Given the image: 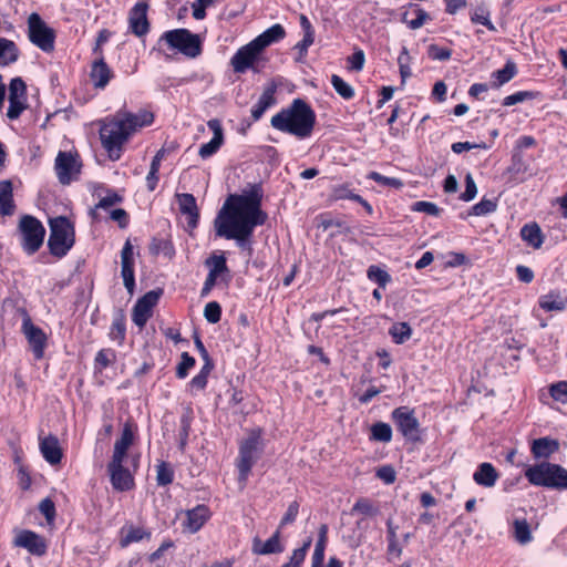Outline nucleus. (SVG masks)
Segmentation results:
<instances>
[{
  "mask_svg": "<svg viewBox=\"0 0 567 567\" xmlns=\"http://www.w3.org/2000/svg\"><path fill=\"white\" fill-rule=\"evenodd\" d=\"M311 544H312V538H311V537H308V538L303 542V544H302V546H301L300 548H297V549H295V550L292 551V555H291L292 560H295V563H300V564H302V563H303V560H305V558H306L307 551H308V549L310 548Z\"/></svg>",
  "mask_w": 567,
  "mask_h": 567,
  "instance_id": "obj_63",
  "label": "nucleus"
},
{
  "mask_svg": "<svg viewBox=\"0 0 567 567\" xmlns=\"http://www.w3.org/2000/svg\"><path fill=\"white\" fill-rule=\"evenodd\" d=\"M331 84L336 92L344 100H350L354 96L353 87L346 81H343V79L340 78L339 75L333 74L331 76Z\"/></svg>",
  "mask_w": 567,
  "mask_h": 567,
  "instance_id": "obj_42",
  "label": "nucleus"
},
{
  "mask_svg": "<svg viewBox=\"0 0 567 567\" xmlns=\"http://www.w3.org/2000/svg\"><path fill=\"white\" fill-rule=\"evenodd\" d=\"M513 537L520 544L526 545L532 542V530L528 522L525 518H515L513 522Z\"/></svg>",
  "mask_w": 567,
  "mask_h": 567,
  "instance_id": "obj_35",
  "label": "nucleus"
},
{
  "mask_svg": "<svg viewBox=\"0 0 567 567\" xmlns=\"http://www.w3.org/2000/svg\"><path fill=\"white\" fill-rule=\"evenodd\" d=\"M539 307L545 311H563L567 307V297L551 291L539 298Z\"/></svg>",
  "mask_w": 567,
  "mask_h": 567,
  "instance_id": "obj_33",
  "label": "nucleus"
},
{
  "mask_svg": "<svg viewBox=\"0 0 567 567\" xmlns=\"http://www.w3.org/2000/svg\"><path fill=\"white\" fill-rule=\"evenodd\" d=\"M350 63V69L353 71H361L364 65V53L362 50L355 51L352 55L348 58Z\"/></svg>",
  "mask_w": 567,
  "mask_h": 567,
  "instance_id": "obj_64",
  "label": "nucleus"
},
{
  "mask_svg": "<svg viewBox=\"0 0 567 567\" xmlns=\"http://www.w3.org/2000/svg\"><path fill=\"white\" fill-rule=\"evenodd\" d=\"M205 264L210 268L208 274H212L216 277L223 272L228 271L224 252L219 255L213 254L209 258L206 259Z\"/></svg>",
  "mask_w": 567,
  "mask_h": 567,
  "instance_id": "obj_40",
  "label": "nucleus"
},
{
  "mask_svg": "<svg viewBox=\"0 0 567 567\" xmlns=\"http://www.w3.org/2000/svg\"><path fill=\"white\" fill-rule=\"evenodd\" d=\"M25 100H9V107L7 111V116L10 120L18 118L21 113L27 109Z\"/></svg>",
  "mask_w": 567,
  "mask_h": 567,
  "instance_id": "obj_59",
  "label": "nucleus"
},
{
  "mask_svg": "<svg viewBox=\"0 0 567 567\" xmlns=\"http://www.w3.org/2000/svg\"><path fill=\"white\" fill-rule=\"evenodd\" d=\"M473 480L477 485L491 488L496 484L498 473L491 463L484 462L477 466L473 474Z\"/></svg>",
  "mask_w": 567,
  "mask_h": 567,
  "instance_id": "obj_24",
  "label": "nucleus"
},
{
  "mask_svg": "<svg viewBox=\"0 0 567 567\" xmlns=\"http://www.w3.org/2000/svg\"><path fill=\"white\" fill-rule=\"evenodd\" d=\"M277 89L278 86L274 81L265 85L258 102L251 109V117L254 121H258L269 107L277 103Z\"/></svg>",
  "mask_w": 567,
  "mask_h": 567,
  "instance_id": "obj_20",
  "label": "nucleus"
},
{
  "mask_svg": "<svg viewBox=\"0 0 567 567\" xmlns=\"http://www.w3.org/2000/svg\"><path fill=\"white\" fill-rule=\"evenodd\" d=\"M28 39L45 53H51L55 44V31L37 12L28 17Z\"/></svg>",
  "mask_w": 567,
  "mask_h": 567,
  "instance_id": "obj_8",
  "label": "nucleus"
},
{
  "mask_svg": "<svg viewBox=\"0 0 567 567\" xmlns=\"http://www.w3.org/2000/svg\"><path fill=\"white\" fill-rule=\"evenodd\" d=\"M270 124L277 131L305 140L313 132L316 113L307 102L296 99L288 107L275 114Z\"/></svg>",
  "mask_w": 567,
  "mask_h": 567,
  "instance_id": "obj_3",
  "label": "nucleus"
},
{
  "mask_svg": "<svg viewBox=\"0 0 567 567\" xmlns=\"http://www.w3.org/2000/svg\"><path fill=\"white\" fill-rule=\"evenodd\" d=\"M134 434L128 424H125L121 437L115 441L113 455L111 461L123 462L126 457L127 451L133 444Z\"/></svg>",
  "mask_w": 567,
  "mask_h": 567,
  "instance_id": "obj_25",
  "label": "nucleus"
},
{
  "mask_svg": "<svg viewBox=\"0 0 567 567\" xmlns=\"http://www.w3.org/2000/svg\"><path fill=\"white\" fill-rule=\"evenodd\" d=\"M371 439L388 443L392 439V429L388 423L377 422L371 426Z\"/></svg>",
  "mask_w": 567,
  "mask_h": 567,
  "instance_id": "obj_41",
  "label": "nucleus"
},
{
  "mask_svg": "<svg viewBox=\"0 0 567 567\" xmlns=\"http://www.w3.org/2000/svg\"><path fill=\"white\" fill-rule=\"evenodd\" d=\"M280 528H278L274 535L262 543L259 538H255L252 542V551L257 555H270L279 554L284 551V546L280 543Z\"/></svg>",
  "mask_w": 567,
  "mask_h": 567,
  "instance_id": "obj_22",
  "label": "nucleus"
},
{
  "mask_svg": "<svg viewBox=\"0 0 567 567\" xmlns=\"http://www.w3.org/2000/svg\"><path fill=\"white\" fill-rule=\"evenodd\" d=\"M261 52L254 41L241 47L230 60L234 71L236 73H245L248 69H252L255 72H258L256 63L259 61Z\"/></svg>",
  "mask_w": 567,
  "mask_h": 567,
  "instance_id": "obj_12",
  "label": "nucleus"
},
{
  "mask_svg": "<svg viewBox=\"0 0 567 567\" xmlns=\"http://www.w3.org/2000/svg\"><path fill=\"white\" fill-rule=\"evenodd\" d=\"M392 420L398 431L411 442L420 440V423L414 411L409 406H399L392 411Z\"/></svg>",
  "mask_w": 567,
  "mask_h": 567,
  "instance_id": "obj_10",
  "label": "nucleus"
},
{
  "mask_svg": "<svg viewBox=\"0 0 567 567\" xmlns=\"http://www.w3.org/2000/svg\"><path fill=\"white\" fill-rule=\"evenodd\" d=\"M207 126L213 131L214 136L208 143L203 144L199 147L198 154L202 158H208L214 155L224 143V133L220 121L212 118L207 122Z\"/></svg>",
  "mask_w": 567,
  "mask_h": 567,
  "instance_id": "obj_19",
  "label": "nucleus"
},
{
  "mask_svg": "<svg viewBox=\"0 0 567 567\" xmlns=\"http://www.w3.org/2000/svg\"><path fill=\"white\" fill-rule=\"evenodd\" d=\"M150 254L157 256L163 254L164 256L172 258L175 254L174 247L169 240L153 238L148 246Z\"/></svg>",
  "mask_w": 567,
  "mask_h": 567,
  "instance_id": "obj_39",
  "label": "nucleus"
},
{
  "mask_svg": "<svg viewBox=\"0 0 567 567\" xmlns=\"http://www.w3.org/2000/svg\"><path fill=\"white\" fill-rule=\"evenodd\" d=\"M115 360V352L111 349H102L96 353L95 362L101 368L109 367Z\"/></svg>",
  "mask_w": 567,
  "mask_h": 567,
  "instance_id": "obj_60",
  "label": "nucleus"
},
{
  "mask_svg": "<svg viewBox=\"0 0 567 567\" xmlns=\"http://www.w3.org/2000/svg\"><path fill=\"white\" fill-rule=\"evenodd\" d=\"M111 483L114 489L124 492L134 486V478L128 470L123 466V462L111 461L107 465Z\"/></svg>",
  "mask_w": 567,
  "mask_h": 567,
  "instance_id": "obj_17",
  "label": "nucleus"
},
{
  "mask_svg": "<svg viewBox=\"0 0 567 567\" xmlns=\"http://www.w3.org/2000/svg\"><path fill=\"white\" fill-rule=\"evenodd\" d=\"M368 178L374 181L375 183H378L380 185L393 187V188H396V189L402 188L403 185H404L401 179L395 178V177H386V176L381 175L378 172H371L368 175Z\"/></svg>",
  "mask_w": 567,
  "mask_h": 567,
  "instance_id": "obj_48",
  "label": "nucleus"
},
{
  "mask_svg": "<svg viewBox=\"0 0 567 567\" xmlns=\"http://www.w3.org/2000/svg\"><path fill=\"white\" fill-rule=\"evenodd\" d=\"M204 317L209 323H217L221 317V307L217 301L208 302L204 308Z\"/></svg>",
  "mask_w": 567,
  "mask_h": 567,
  "instance_id": "obj_50",
  "label": "nucleus"
},
{
  "mask_svg": "<svg viewBox=\"0 0 567 567\" xmlns=\"http://www.w3.org/2000/svg\"><path fill=\"white\" fill-rule=\"evenodd\" d=\"M535 96V93L534 92H530V91H519V92H516L512 95H508L504 99L503 101V105L504 106H512V105H515L517 103H522L526 100H530V99H534Z\"/></svg>",
  "mask_w": 567,
  "mask_h": 567,
  "instance_id": "obj_56",
  "label": "nucleus"
},
{
  "mask_svg": "<svg viewBox=\"0 0 567 567\" xmlns=\"http://www.w3.org/2000/svg\"><path fill=\"white\" fill-rule=\"evenodd\" d=\"M79 156L71 152H59L55 158L54 169L59 182L62 185H69L72 179L78 178L81 172Z\"/></svg>",
  "mask_w": 567,
  "mask_h": 567,
  "instance_id": "obj_11",
  "label": "nucleus"
},
{
  "mask_svg": "<svg viewBox=\"0 0 567 567\" xmlns=\"http://www.w3.org/2000/svg\"><path fill=\"white\" fill-rule=\"evenodd\" d=\"M517 73V66L515 62L508 60L503 69L496 70L492 73V79H494L493 86L499 87L505 83L509 82Z\"/></svg>",
  "mask_w": 567,
  "mask_h": 567,
  "instance_id": "obj_36",
  "label": "nucleus"
},
{
  "mask_svg": "<svg viewBox=\"0 0 567 567\" xmlns=\"http://www.w3.org/2000/svg\"><path fill=\"white\" fill-rule=\"evenodd\" d=\"M497 208L495 200L483 198L481 202L472 207V215L484 216L494 213Z\"/></svg>",
  "mask_w": 567,
  "mask_h": 567,
  "instance_id": "obj_49",
  "label": "nucleus"
},
{
  "mask_svg": "<svg viewBox=\"0 0 567 567\" xmlns=\"http://www.w3.org/2000/svg\"><path fill=\"white\" fill-rule=\"evenodd\" d=\"M121 266H122L121 275L123 278L124 286H125L126 290L128 291V293L132 295L134 292V288H135L134 265H121Z\"/></svg>",
  "mask_w": 567,
  "mask_h": 567,
  "instance_id": "obj_52",
  "label": "nucleus"
},
{
  "mask_svg": "<svg viewBox=\"0 0 567 567\" xmlns=\"http://www.w3.org/2000/svg\"><path fill=\"white\" fill-rule=\"evenodd\" d=\"M286 35V31L281 24H274L255 38L252 41L261 51L270 44L280 41Z\"/></svg>",
  "mask_w": 567,
  "mask_h": 567,
  "instance_id": "obj_28",
  "label": "nucleus"
},
{
  "mask_svg": "<svg viewBox=\"0 0 567 567\" xmlns=\"http://www.w3.org/2000/svg\"><path fill=\"white\" fill-rule=\"evenodd\" d=\"M122 199V196H120L115 192L107 193L104 197L100 199V202L96 205V208L106 209L115 204L121 203Z\"/></svg>",
  "mask_w": 567,
  "mask_h": 567,
  "instance_id": "obj_62",
  "label": "nucleus"
},
{
  "mask_svg": "<svg viewBox=\"0 0 567 567\" xmlns=\"http://www.w3.org/2000/svg\"><path fill=\"white\" fill-rule=\"evenodd\" d=\"M369 280L375 282L380 288H385L392 278L388 271L377 265H371L367 270Z\"/></svg>",
  "mask_w": 567,
  "mask_h": 567,
  "instance_id": "obj_38",
  "label": "nucleus"
},
{
  "mask_svg": "<svg viewBox=\"0 0 567 567\" xmlns=\"http://www.w3.org/2000/svg\"><path fill=\"white\" fill-rule=\"evenodd\" d=\"M19 55V48L12 40L0 38V66H7L17 62Z\"/></svg>",
  "mask_w": 567,
  "mask_h": 567,
  "instance_id": "obj_30",
  "label": "nucleus"
},
{
  "mask_svg": "<svg viewBox=\"0 0 567 567\" xmlns=\"http://www.w3.org/2000/svg\"><path fill=\"white\" fill-rule=\"evenodd\" d=\"M40 451L44 460L51 465L59 464L62 458V450L59 440L54 435H49L40 441Z\"/></svg>",
  "mask_w": 567,
  "mask_h": 567,
  "instance_id": "obj_21",
  "label": "nucleus"
},
{
  "mask_svg": "<svg viewBox=\"0 0 567 567\" xmlns=\"http://www.w3.org/2000/svg\"><path fill=\"white\" fill-rule=\"evenodd\" d=\"M300 25L303 31V38L301 41H299L293 49L298 50V58L297 61H302L305 56L307 55L308 49L310 45H312L315 41V30L308 20V18L305 14L300 16Z\"/></svg>",
  "mask_w": 567,
  "mask_h": 567,
  "instance_id": "obj_26",
  "label": "nucleus"
},
{
  "mask_svg": "<svg viewBox=\"0 0 567 567\" xmlns=\"http://www.w3.org/2000/svg\"><path fill=\"white\" fill-rule=\"evenodd\" d=\"M161 41H165L169 48L178 50L188 58H196L202 52L200 39L187 29L166 31Z\"/></svg>",
  "mask_w": 567,
  "mask_h": 567,
  "instance_id": "obj_9",
  "label": "nucleus"
},
{
  "mask_svg": "<svg viewBox=\"0 0 567 567\" xmlns=\"http://www.w3.org/2000/svg\"><path fill=\"white\" fill-rule=\"evenodd\" d=\"M177 200L181 213L188 216V226L195 228L199 218L195 197L188 193L177 194Z\"/></svg>",
  "mask_w": 567,
  "mask_h": 567,
  "instance_id": "obj_23",
  "label": "nucleus"
},
{
  "mask_svg": "<svg viewBox=\"0 0 567 567\" xmlns=\"http://www.w3.org/2000/svg\"><path fill=\"white\" fill-rule=\"evenodd\" d=\"M210 515L212 513L206 505H197L196 507L185 512L186 519L183 523V527L188 533L195 534L210 518Z\"/></svg>",
  "mask_w": 567,
  "mask_h": 567,
  "instance_id": "obj_18",
  "label": "nucleus"
},
{
  "mask_svg": "<svg viewBox=\"0 0 567 567\" xmlns=\"http://www.w3.org/2000/svg\"><path fill=\"white\" fill-rule=\"evenodd\" d=\"M12 195V183L10 181L0 182V215L10 216L14 212Z\"/></svg>",
  "mask_w": 567,
  "mask_h": 567,
  "instance_id": "obj_31",
  "label": "nucleus"
},
{
  "mask_svg": "<svg viewBox=\"0 0 567 567\" xmlns=\"http://www.w3.org/2000/svg\"><path fill=\"white\" fill-rule=\"evenodd\" d=\"M145 536L148 537L150 534L145 533L142 528L131 527L127 530L126 535L121 538L120 545L121 547L124 548L128 546L131 543L142 540Z\"/></svg>",
  "mask_w": 567,
  "mask_h": 567,
  "instance_id": "obj_51",
  "label": "nucleus"
},
{
  "mask_svg": "<svg viewBox=\"0 0 567 567\" xmlns=\"http://www.w3.org/2000/svg\"><path fill=\"white\" fill-rule=\"evenodd\" d=\"M550 396L555 401H559L563 403L567 402V381H560L557 383H554L549 388Z\"/></svg>",
  "mask_w": 567,
  "mask_h": 567,
  "instance_id": "obj_54",
  "label": "nucleus"
},
{
  "mask_svg": "<svg viewBox=\"0 0 567 567\" xmlns=\"http://www.w3.org/2000/svg\"><path fill=\"white\" fill-rule=\"evenodd\" d=\"M352 514L360 513L365 516H374L379 513V508L368 498H359L351 509Z\"/></svg>",
  "mask_w": 567,
  "mask_h": 567,
  "instance_id": "obj_44",
  "label": "nucleus"
},
{
  "mask_svg": "<svg viewBox=\"0 0 567 567\" xmlns=\"http://www.w3.org/2000/svg\"><path fill=\"white\" fill-rule=\"evenodd\" d=\"M27 85L21 78H14L9 84V100H25Z\"/></svg>",
  "mask_w": 567,
  "mask_h": 567,
  "instance_id": "obj_46",
  "label": "nucleus"
},
{
  "mask_svg": "<svg viewBox=\"0 0 567 567\" xmlns=\"http://www.w3.org/2000/svg\"><path fill=\"white\" fill-rule=\"evenodd\" d=\"M22 331L32 349L35 359H41L44 354L47 336L43 330L34 326L31 318L25 315L22 322Z\"/></svg>",
  "mask_w": 567,
  "mask_h": 567,
  "instance_id": "obj_15",
  "label": "nucleus"
},
{
  "mask_svg": "<svg viewBox=\"0 0 567 567\" xmlns=\"http://www.w3.org/2000/svg\"><path fill=\"white\" fill-rule=\"evenodd\" d=\"M427 55L432 60L446 61L452 55V50L449 48L439 47L437 44H430L427 48Z\"/></svg>",
  "mask_w": 567,
  "mask_h": 567,
  "instance_id": "obj_53",
  "label": "nucleus"
},
{
  "mask_svg": "<svg viewBox=\"0 0 567 567\" xmlns=\"http://www.w3.org/2000/svg\"><path fill=\"white\" fill-rule=\"evenodd\" d=\"M530 450L535 458H547L559 450V442L550 437L536 439Z\"/></svg>",
  "mask_w": 567,
  "mask_h": 567,
  "instance_id": "obj_27",
  "label": "nucleus"
},
{
  "mask_svg": "<svg viewBox=\"0 0 567 567\" xmlns=\"http://www.w3.org/2000/svg\"><path fill=\"white\" fill-rule=\"evenodd\" d=\"M112 75L111 69L103 59L93 63L90 76L95 87L104 89Z\"/></svg>",
  "mask_w": 567,
  "mask_h": 567,
  "instance_id": "obj_29",
  "label": "nucleus"
},
{
  "mask_svg": "<svg viewBox=\"0 0 567 567\" xmlns=\"http://www.w3.org/2000/svg\"><path fill=\"white\" fill-rule=\"evenodd\" d=\"M153 113L142 110L138 113L118 111L101 121L100 140L110 159L121 157L123 145L141 127L153 123Z\"/></svg>",
  "mask_w": 567,
  "mask_h": 567,
  "instance_id": "obj_2",
  "label": "nucleus"
},
{
  "mask_svg": "<svg viewBox=\"0 0 567 567\" xmlns=\"http://www.w3.org/2000/svg\"><path fill=\"white\" fill-rule=\"evenodd\" d=\"M40 513L45 517L48 524H52L55 518V505L50 498H44L39 504Z\"/></svg>",
  "mask_w": 567,
  "mask_h": 567,
  "instance_id": "obj_57",
  "label": "nucleus"
},
{
  "mask_svg": "<svg viewBox=\"0 0 567 567\" xmlns=\"http://www.w3.org/2000/svg\"><path fill=\"white\" fill-rule=\"evenodd\" d=\"M489 17V7L485 2L477 4L471 12L472 23L485 25L489 31L495 32L496 27L493 24Z\"/></svg>",
  "mask_w": 567,
  "mask_h": 567,
  "instance_id": "obj_34",
  "label": "nucleus"
},
{
  "mask_svg": "<svg viewBox=\"0 0 567 567\" xmlns=\"http://www.w3.org/2000/svg\"><path fill=\"white\" fill-rule=\"evenodd\" d=\"M125 319L123 316H118L112 322L110 338L116 341L118 344H122L123 341L125 340Z\"/></svg>",
  "mask_w": 567,
  "mask_h": 567,
  "instance_id": "obj_43",
  "label": "nucleus"
},
{
  "mask_svg": "<svg viewBox=\"0 0 567 567\" xmlns=\"http://www.w3.org/2000/svg\"><path fill=\"white\" fill-rule=\"evenodd\" d=\"M412 210L419 212V213H425L431 216H439L440 212H441V209L434 203L425 202V200L415 202L412 205Z\"/></svg>",
  "mask_w": 567,
  "mask_h": 567,
  "instance_id": "obj_55",
  "label": "nucleus"
},
{
  "mask_svg": "<svg viewBox=\"0 0 567 567\" xmlns=\"http://www.w3.org/2000/svg\"><path fill=\"white\" fill-rule=\"evenodd\" d=\"M148 6L145 2H137L128 13L130 30L136 37H143L150 31L147 19Z\"/></svg>",
  "mask_w": 567,
  "mask_h": 567,
  "instance_id": "obj_16",
  "label": "nucleus"
},
{
  "mask_svg": "<svg viewBox=\"0 0 567 567\" xmlns=\"http://www.w3.org/2000/svg\"><path fill=\"white\" fill-rule=\"evenodd\" d=\"M298 512H299V503L296 501L290 503L287 508V512L285 513V515L281 518V522H280L278 528L281 529V527H284L285 525L293 523L298 515Z\"/></svg>",
  "mask_w": 567,
  "mask_h": 567,
  "instance_id": "obj_61",
  "label": "nucleus"
},
{
  "mask_svg": "<svg viewBox=\"0 0 567 567\" xmlns=\"http://www.w3.org/2000/svg\"><path fill=\"white\" fill-rule=\"evenodd\" d=\"M520 236L530 247L538 249L544 243L540 227L536 223H529L522 227Z\"/></svg>",
  "mask_w": 567,
  "mask_h": 567,
  "instance_id": "obj_32",
  "label": "nucleus"
},
{
  "mask_svg": "<svg viewBox=\"0 0 567 567\" xmlns=\"http://www.w3.org/2000/svg\"><path fill=\"white\" fill-rule=\"evenodd\" d=\"M195 359L188 352H183L181 354V362L176 367V377L185 379L188 375V371L195 365Z\"/></svg>",
  "mask_w": 567,
  "mask_h": 567,
  "instance_id": "obj_47",
  "label": "nucleus"
},
{
  "mask_svg": "<svg viewBox=\"0 0 567 567\" xmlns=\"http://www.w3.org/2000/svg\"><path fill=\"white\" fill-rule=\"evenodd\" d=\"M162 290H151L141 297L133 307L132 321L143 329L153 315V308L158 302Z\"/></svg>",
  "mask_w": 567,
  "mask_h": 567,
  "instance_id": "obj_14",
  "label": "nucleus"
},
{
  "mask_svg": "<svg viewBox=\"0 0 567 567\" xmlns=\"http://www.w3.org/2000/svg\"><path fill=\"white\" fill-rule=\"evenodd\" d=\"M50 236L48 248L56 258L64 257L75 243L74 225L65 216H58L49 220Z\"/></svg>",
  "mask_w": 567,
  "mask_h": 567,
  "instance_id": "obj_5",
  "label": "nucleus"
},
{
  "mask_svg": "<svg viewBox=\"0 0 567 567\" xmlns=\"http://www.w3.org/2000/svg\"><path fill=\"white\" fill-rule=\"evenodd\" d=\"M13 546L27 549L31 555L42 557L48 551L47 539L30 529H20L13 538Z\"/></svg>",
  "mask_w": 567,
  "mask_h": 567,
  "instance_id": "obj_13",
  "label": "nucleus"
},
{
  "mask_svg": "<svg viewBox=\"0 0 567 567\" xmlns=\"http://www.w3.org/2000/svg\"><path fill=\"white\" fill-rule=\"evenodd\" d=\"M18 233L21 247L29 256L34 255L43 245L45 228L34 216L23 215L18 224Z\"/></svg>",
  "mask_w": 567,
  "mask_h": 567,
  "instance_id": "obj_7",
  "label": "nucleus"
},
{
  "mask_svg": "<svg viewBox=\"0 0 567 567\" xmlns=\"http://www.w3.org/2000/svg\"><path fill=\"white\" fill-rule=\"evenodd\" d=\"M262 196L260 184L250 185L241 194L229 195L214 220L216 236L235 240L239 249L251 255L254 230L267 220L261 209Z\"/></svg>",
  "mask_w": 567,
  "mask_h": 567,
  "instance_id": "obj_1",
  "label": "nucleus"
},
{
  "mask_svg": "<svg viewBox=\"0 0 567 567\" xmlns=\"http://www.w3.org/2000/svg\"><path fill=\"white\" fill-rule=\"evenodd\" d=\"M476 194H477L476 184H475L472 175L468 173L465 176V190L461 194L460 198L464 202H471L475 198Z\"/></svg>",
  "mask_w": 567,
  "mask_h": 567,
  "instance_id": "obj_58",
  "label": "nucleus"
},
{
  "mask_svg": "<svg viewBox=\"0 0 567 567\" xmlns=\"http://www.w3.org/2000/svg\"><path fill=\"white\" fill-rule=\"evenodd\" d=\"M156 472H157L156 481L159 486H166L173 482L174 472L168 463L161 462L157 465Z\"/></svg>",
  "mask_w": 567,
  "mask_h": 567,
  "instance_id": "obj_45",
  "label": "nucleus"
},
{
  "mask_svg": "<svg viewBox=\"0 0 567 567\" xmlns=\"http://www.w3.org/2000/svg\"><path fill=\"white\" fill-rule=\"evenodd\" d=\"M265 450L261 429L251 430L239 444V454L236 461L238 481L246 484L252 466L261 457Z\"/></svg>",
  "mask_w": 567,
  "mask_h": 567,
  "instance_id": "obj_4",
  "label": "nucleus"
},
{
  "mask_svg": "<svg viewBox=\"0 0 567 567\" xmlns=\"http://www.w3.org/2000/svg\"><path fill=\"white\" fill-rule=\"evenodd\" d=\"M525 476L535 486L567 489V470L558 464L542 462L529 466Z\"/></svg>",
  "mask_w": 567,
  "mask_h": 567,
  "instance_id": "obj_6",
  "label": "nucleus"
},
{
  "mask_svg": "<svg viewBox=\"0 0 567 567\" xmlns=\"http://www.w3.org/2000/svg\"><path fill=\"white\" fill-rule=\"evenodd\" d=\"M389 334L396 344H403L411 338L412 329L408 322H398L389 329Z\"/></svg>",
  "mask_w": 567,
  "mask_h": 567,
  "instance_id": "obj_37",
  "label": "nucleus"
}]
</instances>
